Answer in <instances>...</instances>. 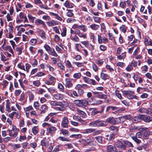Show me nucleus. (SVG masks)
Segmentation results:
<instances>
[{
  "label": "nucleus",
  "mask_w": 152,
  "mask_h": 152,
  "mask_svg": "<svg viewBox=\"0 0 152 152\" xmlns=\"http://www.w3.org/2000/svg\"><path fill=\"white\" fill-rule=\"evenodd\" d=\"M123 95L127 97L129 99H138V97L135 95H134V92L133 91H125L123 92Z\"/></svg>",
  "instance_id": "f257e3e1"
},
{
  "label": "nucleus",
  "mask_w": 152,
  "mask_h": 152,
  "mask_svg": "<svg viewBox=\"0 0 152 152\" xmlns=\"http://www.w3.org/2000/svg\"><path fill=\"white\" fill-rule=\"evenodd\" d=\"M74 102L77 106L83 107L86 106L88 103V102L85 99L75 100Z\"/></svg>",
  "instance_id": "f03ea898"
},
{
  "label": "nucleus",
  "mask_w": 152,
  "mask_h": 152,
  "mask_svg": "<svg viewBox=\"0 0 152 152\" xmlns=\"http://www.w3.org/2000/svg\"><path fill=\"white\" fill-rule=\"evenodd\" d=\"M104 121L99 120H96L90 123L88 125L90 126L97 127L104 126L105 124L103 123Z\"/></svg>",
  "instance_id": "7ed1b4c3"
},
{
  "label": "nucleus",
  "mask_w": 152,
  "mask_h": 152,
  "mask_svg": "<svg viewBox=\"0 0 152 152\" xmlns=\"http://www.w3.org/2000/svg\"><path fill=\"white\" fill-rule=\"evenodd\" d=\"M132 118L131 116L129 115H125L123 116L117 118V123H122L127 120L130 119Z\"/></svg>",
  "instance_id": "20e7f679"
},
{
  "label": "nucleus",
  "mask_w": 152,
  "mask_h": 152,
  "mask_svg": "<svg viewBox=\"0 0 152 152\" xmlns=\"http://www.w3.org/2000/svg\"><path fill=\"white\" fill-rule=\"evenodd\" d=\"M142 135L141 132H139L137 133L135 136L132 137V139L137 144H139L141 142V140L137 138H141Z\"/></svg>",
  "instance_id": "39448f33"
},
{
  "label": "nucleus",
  "mask_w": 152,
  "mask_h": 152,
  "mask_svg": "<svg viewBox=\"0 0 152 152\" xmlns=\"http://www.w3.org/2000/svg\"><path fill=\"white\" fill-rule=\"evenodd\" d=\"M123 141H117L115 143V145L118 148L125 150L126 148V146L124 145L125 144L124 143Z\"/></svg>",
  "instance_id": "423d86ee"
},
{
  "label": "nucleus",
  "mask_w": 152,
  "mask_h": 152,
  "mask_svg": "<svg viewBox=\"0 0 152 152\" xmlns=\"http://www.w3.org/2000/svg\"><path fill=\"white\" fill-rule=\"evenodd\" d=\"M142 129L144 131L142 133V137H143L146 139H147L149 138V136L150 134L151 133H152V132H150L148 130H147V128L144 127L142 128Z\"/></svg>",
  "instance_id": "0eeeda50"
},
{
  "label": "nucleus",
  "mask_w": 152,
  "mask_h": 152,
  "mask_svg": "<svg viewBox=\"0 0 152 152\" xmlns=\"http://www.w3.org/2000/svg\"><path fill=\"white\" fill-rule=\"evenodd\" d=\"M117 118H114L113 117H110L107 118L106 121L108 123L111 124H115L117 123Z\"/></svg>",
  "instance_id": "6e6552de"
},
{
  "label": "nucleus",
  "mask_w": 152,
  "mask_h": 152,
  "mask_svg": "<svg viewBox=\"0 0 152 152\" xmlns=\"http://www.w3.org/2000/svg\"><path fill=\"white\" fill-rule=\"evenodd\" d=\"M69 123V121L67 118L66 117H64L62 120V121L61 123V126L64 128H66L68 126V123Z\"/></svg>",
  "instance_id": "1a4fd4ad"
},
{
  "label": "nucleus",
  "mask_w": 152,
  "mask_h": 152,
  "mask_svg": "<svg viewBox=\"0 0 152 152\" xmlns=\"http://www.w3.org/2000/svg\"><path fill=\"white\" fill-rule=\"evenodd\" d=\"M46 23L48 26L52 27L58 25L59 22L54 20H52L51 21L47 22Z\"/></svg>",
  "instance_id": "9d476101"
},
{
  "label": "nucleus",
  "mask_w": 152,
  "mask_h": 152,
  "mask_svg": "<svg viewBox=\"0 0 152 152\" xmlns=\"http://www.w3.org/2000/svg\"><path fill=\"white\" fill-rule=\"evenodd\" d=\"M35 23L37 25H42V27L44 28H45L46 26V25L45 22L39 19H37L35 21Z\"/></svg>",
  "instance_id": "9b49d317"
},
{
  "label": "nucleus",
  "mask_w": 152,
  "mask_h": 152,
  "mask_svg": "<svg viewBox=\"0 0 152 152\" xmlns=\"http://www.w3.org/2000/svg\"><path fill=\"white\" fill-rule=\"evenodd\" d=\"M50 105L52 106H59L60 107L64 106V104L61 102H57L54 101H51L50 102Z\"/></svg>",
  "instance_id": "f8f14e48"
},
{
  "label": "nucleus",
  "mask_w": 152,
  "mask_h": 152,
  "mask_svg": "<svg viewBox=\"0 0 152 152\" xmlns=\"http://www.w3.org/2000/svg\"><path fill=\"white\" fill-rule=\"evenodd\" d=\"M144 43L146 45L152 46V40L148 36L145 37Z\"/></svg>",
  "instance_id": "ddd939ff"
},
{
  "label": "nucleus",
  "mask_w": 152,
  "mask_h": 152,
  "mask_svg": "<svg viewBox=\"0 0 152 152\" xmlns=\"http://www.w3.org/2000/svg\"><path fill=\"white\" fill-rule=\"evenodd\" d=\"M107 150L109 152H117V149L116 148L111 145L107 146Z\"/></svg>",
  "instance_id": "4468645a"
},
{
  "label": "nucleus",
  "mask_w": 152,
  "mask_h": 152,
  "mask_svg": "<svg viewBox=\"0 0 152 152\" xmlns=\"http://www.w3.org/2000/svg\"><path fill=\"white\" fill-rule=\"evenodd\" d=\"M64 5L66 7L68 8H72L74 7V4L72 3L69 2L66 0L64 4Z\"/></svg>",
  "instance_id": "2eb2a0df"
},
{
  "label": "nucleus",
  "mask_w": 152,
  "mask_h": 152,
  "mask_svg": "<svg viewBox=\"0 0 152 152\" xmlns=\"http://www.w3.org/2000/svg\"><path fill=\"white\" fill-rule=\"evenodd\" d=\"M53 96L57 100H62L64 97V95L58 93L54 94Z\"/></svg>",
  "instance_id": "dca6fc26"
},
{
  "label": "nucleus",
  "mask_w": 152,
  "mask_h": 152,
  "mask_svg": "<svg viewBox=\"0 0 152 152\" xmlns=\"http://www.w3.org/2000/svg\"><path fill=\"white\" fill-rule=\"evenodd\" d=\"M23 48L21 46L17 47L15 49V53L18 55H20L22 53Z\"/></svg>",
  "instance_id": "f3484780"
},
{
  "label": "nucleus",
  "mask_w": 152,
  "mask_h": 152,
  "mask_svg": "<svg viewBox=\"0 0 152 152\" xmlns=\"http://www.w3.org/2000/svg\"><path fill=\"white\" fill-rule=\"evenodd\" d=\"M41 144L42 146L47 147L49 146V142L48 140L44 139L41 141Z\"/></svg>",
  "instance_id": "a211bd4d"
},
{
  "label": "nucleus",
  "mask_w": 152,
  "mask_h": 152,
  "mask_svg": "<svg viewBox=\"0 0 152 152\" xmlns=\"http://www.w3.org/2000/svg\"><path fill=\"white\" fill-rule=\"evenodd\" d=\"M47 129L49 133L52 134L56 130V129L55 127L50 126L47 128Z\"/></svg>",
  "instance_id": "6ab92c4d"
},
{
  "label": "nucleus",
  "mask_w": 152,
  "mask_h": 152,
  "mask_svg": "<svg viewBox=\"0 0 152 152\" xmlns=\"http://www.w3.org/2000/svg\"><path fill=\"white\" fill-rule=\"evenodd\" d=\"M77 113L80 115L81 117L83 118H86V113L84 111L78 109H77Z\"/></svg>",
  "instance_id": "aec40b11"
},
{
  "label": "nucleus",
  "mask_w": 152,
  "mask_h": 152,
  "mask_svg": "<svg viewBox=\"0 0 152 152\" xmlns=\"http://www.w3.org/2000/svg\"><path fill=\"white\" fill-rule=\"evenodd\" d=\"M48 109V107L45 104L42 105L40 108V110L42 113H45Z\"/></svg>",
  "instance_id": "412c9836"
},
{
  "label": "nucleus",
  "mask_w": 152,
  "mask_h": 152,
  "mask_svg": "<svg viewBox=\"0 0 152 152\" xmlns=\"http://www.w3.org/2000/svg\"><path fill=\"white\" fill-rule=\"evenodd\" d=\"M12 131L14 133V137H15L17 135L19 131L18 129L16 128V127L14 125L12 126Z\"/></svg>",
  "instance_id": "4be33fe9"
},
{
  "label": "nucleus",
  "mask_w": 152,
  "mask_h": 152,
  "mask_svg": "<svg viewBox=\"0 0 152 152\" xmlns=\"http://www.w3.org/2000/svg\"><path fill=\"white\" fill-rule=\"evenodd\" d=\"M0 55L1 61L5 62L9 60V58H7V57L4 55V53H1Z\"/></svg>",
  "instance_id": "5701e85b"
},
{
  "label": "nucleus",
  "mask_w": 152,
  "mask_h": 152,
  "mask_svg": "<svg viewBox=\"0 0 152 152\" xmlns=\"http://www.w3.org/2000/svg\"><path fill=\"white\" fill-rule=\"evenodd\" d=\"M152 121V115L150 116H147L145 115L144 121L146 123H149Z\"/></svg>",
  "instance_id": "b1692460"
},
{
  "label": "nucleus",
  "mask_w": 152,
  "mask_h": 152,
  "mask_svg": "<svg viewBox=\"0 0 152 152\" xmlns=\"http://www.w3.org/2000/svg\"><path fill=\"white\" fill-rule=\"evenodd\" d=\"M95 130L94 129H88L84 130L82 133L83 134H89L94 132Z\"/></svg>",
  "instance_id": "393cba45"
},
{
  "label": "nucleus",
  "mask_w": 152,
  "mask_h": 152,
  "mask_svg": "<svg viewBox=\"0 0 152 152\" xmlns=\"http://www.w3.org/2000/svg\"><path fill=\"white\" fill-rule=\"evenodd\" d=\"M90 27L91 28L94 30H98L99 27V25L95 24H93L91 25L90 26Z\"/></svg>",
  "instance_id": "a878e982"
},
{
  "label": "nucleus",
  "mask_w": 152,
  "mask_h": 152,
  "mask_svg": "<svg viewBox=\"0 0 152 152\" xmlns=\"http://www.w3.org/2000/svg\"><path fill=\"white\" fill-rule=\"evenodd\" d=\"M89 111H91V113L94 115H96L99 113V111L97 110L96 108H89Z\"/></svg>",
  "instance_id": "bb28decb"
},
{
  "label": "nucleus",
  "mask_w": 152,
  "mask_h": 152,
  "mask_svg": "<svg viewBox=\"0 0 152 152\" xmlns=\"http://www.w3.org/2000/svg\"><path fill=\"white\" fill-rule=\"evenodd\" d=\"M87 142L86 143H84V144L86 145H88L89 143H90L91 142H93L94 141V139L93 137H90L89 138H87Z\"/></svg>",
  "instance_id": "cd10ccee"
},
{
  "label": "nucleus",
  "mask_w": 152,
  "mask_h": 152,
  "mask_svg": "<svg viewBox=\"0 0 152 152\" xmlns=\"http://www.w3.org/2000/svg\"><path fill=\"white\" fill-rule=\"evenodd\" d=\"M139 129L136 126L133 125L131 126L129 128V130L132 132H135L136 130H139Z\"/></svg>",
  "instance_id": "c85d7f7f"
},
{
  "label": "nucleus",
  "mask_w": 152,
  "mask_h": 152,
  "mask_svg": "<svg viewBox=\"0 0 152 152\" xmlns=\"http://www.w3.org/2000/svg\"><path fill=\"white\" fill-rule=\"evenodd\" d=\"M66 86L68 87H71L72 86V84L71 83L70 80L69 78H66Z\"/></svg>",
  "instance_id": "c756f323"
},
{
  "label": "nucleus",
  "mask_w": 152,
  "mask_h": 152,
  "mask_svg": "<svg viewBox=\"0 0 152 152\" xmlns=\"http://www.w3.org/2000/svg\"><path fill=\"white\" fill-rule=\"evenodd\" d=\"M146 88H142L140 87H138L137 89V92L139 94H141L144 91H146Z\"/></svg>",
  "instance_id": "7c9ffc66"
},
{
  "label": "nucleus",
  "mask_w": 152,
  "mask_h": 152,
  "mask_svg": "<svg viewBox=\"0 0 152 152\" xmlns=\"http://www.w3.org/2000/svg\"><path fill=\"white\" fill-rule=\"evenodd\" d=\"M25 70L28 73L29 72V70L31 67V65L28 63H26L25 64Z\"/></svg>",
  "instance_id": "2f4dec72"
},
{
  "label": "nucleus",
  "mask_w": 152,
  "mask_h": 152,
  "mask_svg": "<svg viewBox=\"0 0 152 152\" xmlns=\"http://www.w3.org/2000/svg\"><path fill=\"white\" fill-rule=\"evenodd\" d=\"M58 139L62 141H67L70 142V140L68 138L63 137H59L58 138Z\"/></svg>",
  "instance_id": "473e14b6"
},
{
  "label": "nucleus",
  "mask_w": 152,
  "mask_h": 152,
  "mask_svg": "<svg viewBox=\"0 0 152 152\" xmlns=\"http://www.w3.org/2000/svg\"><path fill=\"white\" fill-rule=\"evenodd\" d=\"M68 12H67L66 15L69 17H72L74 15L73 13L72 12L73 10H67Z\"/></svg>",
  "instance_id": "72a5a7b5"
},
{
  "label": "nucleus",
  "mask_w": 152,
  "mask_h": 152,
  "mask_svg": "<svg viewBox=\"0 0 152 152\" xmlns=\"http://www.w3.org/2000/svg\"><path fill=\"white\" fill-rule=\"evenodd\" d=\"M28 17L29 20L32 23H34L35 17H33L30 13H28Z\"/></svg>",
  "instance_id": "f704fd0d"
},
{
  "label": "nucleus",
  "mask_w": 152,
  "mask_h": 152,
  "mask_svg": "<svg viewBox=\"0 0 152 152\" xmlns=\"http://www.w3.org/2000/svg\"><path fill=\"white\" fill-rule=\"evenodd\" d=\"M38 128L36 126H34L32 128V130L33 133L34 135L36 134L38 132Z\"/></svg>",
  "instance_id": "c9c22d12"
},
{
  "label": "nucleus",
  "mask_w": 152,
  "mask_h": 152,
  "mask_svg": "<svg viewBox=\"0 0 152 152\" xmlns=\"http://www.w3.org/2000/svg\"><path fill=\"white\" fill-rule=\"evenodd\" d=\"M61 133L64 135H68L69 133V132L67 130L62 129L60 130Z\"/></svg>",
  "instance_id": "e433bc0d"
},
{
  "label": "nucleus",
  "mask_w": 152,
  "mask_h": 152,
  "mask_svg": "<svg viewBox=\"0 0 152 152\" xmlns=\"http://www.w3.org/2000/svg\"><path fill=\"white\" fill-rule=\"evenodd\" d=\"M18 67L21 69L23 70L24 71L25 70V66L22 63H20L18 64Z\"/></svg>",
  "instance_id": "4c0bfd02"
},
{
  "label": "nucleus",
  "mask_w": 152,
  "mask_h": 152,
  "mask_svg": "<svg viewBox=\"0 0 152 152\" xmlns=\"http://www.w3.org/2000/svg\"><path fill=\"white\" fill-rule=\"evenodd\" d=\"M62 30L63 31L61 34V35L63 37H65L66 35V28L65 27H63L62 28Z\"/></svg>",
  "instance_id": "58836bf2"
},
{
  "label": "nucleus",
  "mask_w": 152,
  "mask_h": 152,
  "mask_svg": "<svg viewBox=\"0 0 152 152\" xmlns=\"http://www.w3.org/2000/svg\"><path fill=\"white\" fill-rule=\"evenodd\" d=\"M81 29L84 32H86L87 30V28L86 26L84 25L79 26V28Z\"/></svg>",
  "instance_id": "ea45409f"
},
{
  "label": "nucleus",
  "mask_w": 152,
  "mask_h": 152,
  "mask_svg": "<svg viewBox=\"0 0 152 152\" xmlns=\"http://www.w3.org/2000/svg\"><path fill=\"white\" fill-rule=\"evenodd\" d=\"M37 40L35 39H32L29 41V43L32 45H35L37 43Z\"/></svg>",
  "instance_id": "a19ab883"
},
{
  "label": "nucleus",
  "mask_w": 152,
  "mask_h": 152,
  "mask_svg": "<svg viewBox=\"0 0 152 152\" xmlns=\"http://www.w3.org/2000/svg\"><path fill=\"white\" fill-rule=\"evenodd\" d=\"M110 130L113 131L114 132L117 131L118 129L117 126H111L109 128Z\"/></svg>",
  "instance_id": "79ce46f5"
},
{
  "label": "nucleus",
  "mask_w": 152,
  "mask_h": 152,
  "mask_svg": "<svg viewBox=\"0 0 152 152\" xmlns=\"http://www.w3.org/2000/svg\"><path fill=\"white\" fill-rule=\"evenodd\" d=\"M69 137L71 138H75L78 139L81 137V135L80 134H72L70 135Z\"/></svg>",
  "instance_id": "37998d69"
},
{
  "label": "nucleus",
  "mask_w": 152,
  "mask_h": 152,
  "mask_svg": "<svg viewBox=\"0 0 152 152\" xmlns=\"http://www.w3.org/2000/svg\"><path fill=\"white\" fill-rule=\"evenodd\" d=\"M95 138L98 142L100 143H102L103 141L102 137L100 136L96 137Z\"/></svg>",
  "instance_id": "c03bdc74"
},
{
  "label": "nucleus",
  "mask_w": 152,
  "mask_h": 152,
  "mask_svg": "<svg viewBox=\"0 0 152 152\" xmlns=\"http://www.w3.org/2000/svg\"><path fill=\"white\" fill-rule=\"evenodd\" d=\"M51 54L53 56L56 57L58 56L57 54L56 53L54 49L53 48H52L50 51Z\"/></svg>",
  "instance_id": "a18cd8bd"
},
{
  "label": "nucleus",
  "mask_w": 152,
  "mask_h": 152,
  "mask_svg": "<svg viewBox=\"0 0 152 152\" xmlns=\"http://www.w3.org/2000/svg\"><path fill=\"white\" fill-rule=\"evenodd\" d=\"M125 54L124 53H123L121 55L118 56L117 58L119 60L123 59L125 58Z\"/></svg>",
  "instance_id": "49530a36"
},
{
  "label": "nucleus",
  "mask_w": 152,
  "mask_h": 152,
  "mask_svg": "<svg viewBox=\"0 0 152 152\" xmlns=\"http://www.w3.org/2000/svg\"><path fill=\"white\" fill-rule=\"evenodd\" d=\"M123 142L126 145L130 147H133L134 146L132 144L128 141H124Z\"/></svg>",
  "instance_id": "de8ad7c7"
},
{
  "label": "nucleus",
  "mask_w": 152,
  "mask_h": 152,
  "mask_svg": "<svg viewBox=\"0 0 152 152\" xmlns=\"http://www.w3.org/2000/svg\"><path fill=\"white\" fill-rule=\"evenodd\" d=\"M146 108L144 107L140 108L138 110L139 113H145L146 111Z\"/></svg>",
  "instance_id": "09e8293b"
},
{
  "label": "nucleus",
  "mask_w": 152,
  "mask_h": 152,
  "mask_svg": "<svg viewBox=\"0 0 152 152\" xmlns=\"http://www.w3.org/2000/svg\"><path fill=\"white\" fill-rule=\"evenodd\" d=\"M33 84L34 86L38 87L40 84V83L39 80H36L33 82Z\"/></svg>",
  "instance_id": "8fccbe9b"
},
{
  "label": "nucleus",
  "mask_w": 152,
  "mask_h": 152,
  "mask_svg": "<svg viewBox=\"0 0 152 152\" xmlns=\"http://www.w3.org/2000/svg\"><path fill=\"white\" fill-rule=\"evenodd\" d=\"M12 146L14 149L19 148L21 147L20 144H14L12 145Z\"/></svg>",
  "instance_id": "3c124183"
},
{
  "label": "nucleus",
  "mask_w": 152,
  "mask_h": 152,
  "mask_svg": "<svg viewBox=\"0 0 152 152\" xmlns=\"http://www.w3.org/2000/svg\"><path fill=\"white\" fill-rule=\"evenodd\" d=\"M120 30L124 33H125L126 31V27L123 25H121L120 27Z\"/></svg>",
  "instance_id": "603ef678"
},
{
  "label": "nucleus",
  "mask_w": 152,
  "mask_h": 152,
  "mask_svg": "<svg viewBox=\"0 0 152 152\" xmlns=\"http://www.w3.org/2000/svg\"><path fill=\"white\" fill-rule=\"evenodd\" d=\"M71 39L72 40L75 42H78L80 40L79 37L76 35H75L73 37H72L71 38Z\"/></svg>",
  "instance_id": "864d4df0"
},
{
  "label": "nucleus",
  "mask_w": 152,
  "mask_h": 152,
  "mask_svg": "<svg viewBox=\"0 0 152 152\" xmlns=\"http://www.w3.org/2000/svg\"><path fill=\"white\" fill-rule=\"evenodd\" d=\"M45 74L42 72H37L35 75V77H40L45 75Z\"/></svg>",
  "instance_id": "5fc2aeb1"
},
{
  "label": "nucleus",
  "mask_w": 152,
  "mask_h": 152,
  "mask_svg": "<svg viewBox=\"0 0 152 152\" xmlns=\"http://www.w3.org/2000/svg\"><path fill=\"white\" fill-rule=\"evenodd\" d=\"M33 108L31 106H29L28 107H24V110L25 111H28L32 110Z\"/></svg>",
  "instance_id": "6e6d98bb"
},
{
  "label": "nucleus",
  "mask_w": 152,
  "mask_h": 152,
  "mask_svg": "<svg viewBox=\"0 0 152 152\" xmlns=\"http://www.w3.org/2000/svg\"><path fill=\"white\" fill-rule=\"evenodd\" d=\"M58 88L60 91H63L64 90V87L61 83H59L58 85Z\"/></svg>",
  "instance_id": "4d7b16f0"
},
{
  "label": "nucleus",
  "mask_w": 152,
  "mask_h": 152,
  "mask_svg": "<svg viewBox=\"0 0 152 152\" xmlns=\"http://www.w3.org/2000/svg\"><path fill=\"white\" fill-rule=\"evenodd\" d=\"M145 115L143 114H140L137 116L138 118L140 120L144 121Z\"/></svg>",
  "instance_id": "13d9d810"
},
{
  "label": "nucleus",
  "mask_w": 152,
  "mask_h": 152,
  "mask_svg": "<svg viewBox=\"0 0 152 152\" xmlns=\"http://www.w3.org/2000/svg\"><path fill=\"white\" fill-rule=\"evenodd\" d=\"M4 55L7 57V58L9 59L10 58H11L12 56H13L12 54L10 53L9 52L6 51L4 52Z\"/></svg>",
  "instance_id": "bf43d9fd"
},
{
  "label": "nucleus",
  "mask_w": 152,
  "mask_h": 152,
  "mask_svg": "<svg viewBox=\"0 0 152 152\" xmlns=\"http://www.w3.org/2000/svg\"><path fill=\"white\" fill-rule=\"evenodd\" d=\"M145 113L148 114H151L152 113V109L150 108H146Z\"/></svg>",
  "instance_id": "052dcab7"
},
{
  "label": "nucleus",
  "mask_w": 152,
  "mask_h": 152,
  "mask_svg": "<svg viewBox=\"0 0 152 152\" xmlns=\"http://www.w3.org/2000/svg\"><path fill=\"white\" fill-rule=\"evenodd\" d=\"M39 35L42 39L44 40L46 39V37L45 36V33L44 31L41 34H39Z\"/></svg>",
  "instance_id": "680f3d73"
},
{
  "label": "nucleus",
  "mask_w": 152,
  "mask_h": 152,
  "mask_svg": "<svg viewBox=\"0 0 152 152\" xmlns=\"http://www.w3.org/2000/svg\"><path fill=\"white\" fill-rule=\"evenodd\" d=\"M26 136H20L18 140L20 142H22L23 140H26Z\"/></svg>",
  "instance_id": "e2e57ef3"
},
{
  "label": "nucleus",
  "mask_w": 152,
  "mask_h": 152,
  "mask_svg": "<svg viewBox=\"0 0 152 152\" xmlns=\"http://www.w3.org/2000/svg\"><path fill=\"white\" fill-rule=\"evenodd\" d=\"M74 63L78 67H83L84 66L83 63L79 62H75Z\"/></svg>",
  "instance_id": "0e129e2a"
},
{
  "label": "nucleus",
  "mask_w": 152,
  "mask_h": 152,
  "mask_svg": "<svg viewBox=\"0 0 152 152\" xmlns=\"http://www.w3.org/2000/svg\"><path fill=\"white\" fill-rule=\"evenodd\" d=\"M8 33H14L13 27L12 25L9 26Z\"/></svg>",
  "instance_id": "69168bd1"
},
{
  "label": "nucleus",
  "mask_w": 152,
  "mask_h": 152,
  "mask_svg": "<svg viewBox=\"0 0 152 152\" xmlns=\"http://www.w3.org/2000/svg\"><path fill=\"white\" fill-rule=\"evenodd\" d=\"M44 47L47 51H50L51 49L50 47L48 45L46 44L44 45Z\"/></svg>",
  "instance_id": "338daca9"
},
{
  "label": "nucleus",
  "mask_w": 152,
  "mask_h": 152,
  "mask_svg": "<svg viewBox=\"0 0 152 152\" xmlns=\"http://www.w3.org/2000/svg\"><path fill=\"white\" fill-rule=\"evenodd\" d=\"M53 29L56 33L59 34H60V32L59 30V28L57 26H55L53 27Z\"/></svg>",
  "instance_id": "774afa93"
}]
</instances>
